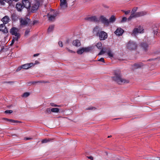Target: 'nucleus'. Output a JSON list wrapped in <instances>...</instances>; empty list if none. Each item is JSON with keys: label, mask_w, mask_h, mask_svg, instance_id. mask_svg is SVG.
Masks as SVG:
<instances>
[{"label": "nucleus", "mask_w": 160, "mask_h": 160, "mask_svg": "<svg viewBox=\"0 0 160 160\" xmlns=\"http://www.w3.org/2000/svg\"><path fill=\"white\" fill-rule=\"evenodd\" d=\"M113 81L119 85L129 83V81L122 78L121 73L119 72H115L114 76L112 77Z\"/></svg>", "instance_id": "f257e3e1"}, {"label": "nucleus", "mask_w": 160, "mask_h": 160, "mask_svg": "<svg viewBox=\"0 0 160 160\" xmlns=\"http://www.w3.org/2000/svg\"><path fill=\"white\" fill-rule=\"evenodd\" d=\"M126 46L128 49L130 51H132L135 50L138 46V45L135 42L130 40L126 43Z\"/></svg>", "instance_id": "f03ea898"}, {"label": "nucleus", "mask_w": 160, "mask_h": 160, "mask_svg": "<svg viewBox=\"0 0 160 160\" xmlns=\"http://www.w3.org/2000/svg\"><path fill=\"white\" fill-rule=\"evenodd\" d=\"M143 30L144 29H143V28L139 26L137 28H135L133 29L131 35L132 36H135L138 33L143 32Z\"/></svg>", "instance_id": "7ed1b4c3"}, {"label": "nucleus", "mask_w": 160, "mask_h": 160, "mask_svg": "<svg viewBox=\"0 0 160 160\" xmlns=\"http://www.w3.org/2000/svg\"><path fill=\"white\" fill-rule=\"evenodd\" d=\"M20 22L21 25L27 26L29 24L31 20L28 18H21L20 19Z\"/></svg>", "instance_id": "20e7f679"}, {"label": "nucleus", "mask_w": 160, "mask_h": 160, "mask_svg": "<svg viewBox=\"0 0 160 160\" xmlns=\"http://www.w3.org/2000/svg\"><path fill=\"white\" fill-rule=\"evenodd\" d=\"M98 37H99V39L100 40H104L107 38L108 37V34L104 31H101L100 32Z\"/></svg>", "instance_id": "39448f33"}, {"label": "nucleus", "mask_w": 160, "mask_h": 160, "mask_svg": "<svg viewBox=\"0 0 160 160\" xmlns=\"http://www.w3.org/2000/svg\"><path fill=\"white\" fill-rule=\"evenodd\" d=\"M85 20L92 22H98L99 21L98 18L95 16L86 17L85 18Z\"/></svg>", "instance_id": "423d86ee"}, {"label": "nucleus", "mask_w": 160, "mask_h": 160, "mask_svg": "<svg viewBox=\"0 0 160 160\" xmlns=\"http://www.w3.org/2000/svg\"><path fill=\"white\" fill-rule=\"evenodd\" d=\"M100 19L101 22L105 25H106L107 26H108L109 25L108 20L107 19V18L103 16H101Z\"/></svg>", "instance_id": "0eeeda50"}, {"label": "nucleus", "mask_w": 160, "mask_h": 160, "mask_svg": "<svg viewBox=\"0 0 160 160\" xmlns=\"http://www.w3.org/2000/svg\"><path fill=\"white\" fill-rule=\"evenodd\" d=\"M18 29L15 27L12 28L10 30V32L12 35L17 36L20 35L19 33L18 32Z\"/></svg>", "instance_id": "6e6552de"}, {"label": "nucleus", "mask_w": 160, "mask_h": 160, "mask_svg": "<svg viewBox=\"0 0 160 160\" xmlns=\"http://www.w3.org/2000/svg\"><path fill=\"white\" fill-rule=\"evenodd\" d=\"M60 6L62 9H65L68 7V3L66 0H60Z\"/></svg>", "instance_id": "1a4fd4ad"}, {"label": "nucleus", "mask_w": 160, "mask_h": 160, "mask_svg": "<svg viewBox=\"0 0 160 160\" xmlns=\"http://www.w3.org/2000/svg\"><path fill=\"white\" fill-rule=\"evenodd\" d=\"M0 31H2L4 33H7L8 32V30L4 24L0 25Z\"/></svg>", "instance_id": "9d476101"}, {"label": "nucleus", "mask_w": 160, "mask_h": 160, "mask_svg": "<svg viewBox=\"0 0 160 160\" xmlns=\"http://www.w3.org/2000/svg\"><path fill=\"white\" fill-rule=\"evenodd\" d=\"M22 2L24 8H29L30 7V3L28 0H22Z\"/></svg>", "instance_id": "9b49d317"}, {"label": "nucleus", "mask_w": 160, "mask_h": 160, "mask_svg": "<svg viewBox=\"0 0 160 160\" xmlns=\"http://www.w3.org/2000/svg\"><path fill=\"white\" fill-rule=\"evenodd\" d=\"M100 29L98 26H96L93 29V32L96 36L99 34Z\"/></svg>", "instance_id": "f8f14e48"}, {"label": "nucleus", "mask_w": 160, "mask_h": 160, "mask_svg": "<svg viewBox=\"0 0 160 160\" xmlns=\"http://www.w3.org/2000/svg\"><path fill=\"white\" fill-rule=\"evenodd\" d=\"M39 5V3L38 2L35 3L32 7L31 12H34L38 9Z\"/></svg>", "instance_id": "ddd939ff"}, {"label": "nucleus", "mask_w": 160, "mask_h": 160, "mask_svg": "<svg viewBox=\"0 0 160 160\" xmlns=\"http://www.w3.org/2000/svg\"><path fill=\"white\" fill-rule=\"evenodd\" d=\"M23 8V5L20 2H18L16 4V8L18 12H21Z\"/></svg>", "instance_id": "4468645a"}, {"label": "nucleus", "mask_w": 160, "mask_h": 160, "mask_svg": "<svg viewBox=\"0 0 160 160\" xmlns=\"http://www.w3.org/2000/svg\"><path fill=\"white\" fill-rule=\"evenodd\" d=\"M1 21L3 22V24H6L8 23L10 21V19L8 16H5L1 19Z\"/></svg>", "instance_id": "2eb2a0df"}, {"label": "nucleus", "mask_w": 160, "mask_h": 160, "mask_svg": "<svg viewBox=\"0 0 160 160\" xmlns=\"http://www.w3.org/2000/svg\"><path fill=\"white\" fill-rule=\"evenodd\" d=\"M124 32V30L121 28H118L115 33L117 35L120 36L122 35Z\"/></svg>", "instance_id": "dca6fc26"}, {"label": "nucleus", "mask_w": 160, "mask_h": 160, "mask_svg": "<svg viewBox=\"0 0 160 160\" xmlns=\"http://www.w3.org/2000/svg\"><path fill=\"white\" fill-rule=\"evenodd\" d=\"M33 65L32 63H26L22 65V68L25 69H27L31 67Z\"/></svg>", "instance_id": "f3484780"}, {"label": "nucleus", "mask_w": 160, "mask_h": 160, "mask_svg": "<svg viewBox=\"0 0 160 160\" xmlns=\"http://www.w3.org/2000/svg\"><path fill=\"white\" fill-rule=\"evenodd\" d=\"M141 47L145 51H146L148 50V45L147 43L142 42L141 43Z\"/></svg>", "instance_id": "a211bd4d"}, {"label": "nucleus", "mask_w": 160, "mask_h": 160, "mask_svg": "<svg viewBox=\"0 0 160 160\" xmlns=\"http://www.w3.org/2000/svg\"><path fill=\"white\" fill-rule=\"evenodd\" d=\"M72 44L73 45L76 47H78L80 46L81 43L80 41L76 39L73 41L72 42Z\"/></svg>", "instance_id": "6ab92c4d"}, {"label": "nucleus", "mask_w": 160, "mask_h": 160, "mask_svg": "<svg viewBox=\"0 0 160 160\" xmlns=\"http://www.w3.org/2000/svg\"><path fill=\"white\" fill-rule=\"evenodd\" d=\"M137 17H138V12L134 13H131L130 16L128 18V20H130L133 18H136Z\"/></svg>", "instance_id": "aec40b11"}, {"label": "nucleus", "mask_w": 160, "mask_h": 160, "mask_svg": "<svg viewBox=\"0 0 160 160\" xmlns=\"http://www.w3.org/2000/svg\"><path fill=\"white\" fill-rule=\"evenodd\" d=\"M107 54L110 57H113V53L112 52L110 48H108Z\"/></svg>", "instance_id": "412c9836"}, {"label": "nucleus", "mask_w": 160, "mask_h": 160, "mask_svg": "<svg viewBox=\"0 0 160 160\" xmlns=\"http://www.w3.org/2000/svg\"><path fill=\"white\" fill-rule=\"evenodd\" d=\"M116 20V18L115 16L112 15L109 19V24L110 23H113Z\"/></svg>", "instance_id": "4be33fe9"}, {"label": "nucleus", "mask_w": 160, "mask_h": 160, "mask_svg": "<svg viewBox=\"0 0 160 160\" xmlns=\"http://www.w3.org/2000/svg\"><path fill=\"white\" fill-rule=\"evenodd\" d=\"M108 48H104L102 49L100 52L98 53V55H100L104 54L105 52H107Z\"/></svg>", "instance_id": "5701e85b"}, {"label": "nucleus", "mask_w": 160, "mask_h": 160, "mask_svg": "<svg viewBox=\"0 0 160 160\" xmlns=\"http://www.w3.org/2000/svg\"><path fill=\"white\" fill-rule=\"evenodd\" d=\"M143 64L141 62L138 63H135L134 64V66L135 68H141V67L143 66Z\"/></svg>", "instance_id": "b1692460"}, {"label": "nucleus", "mask_w": 160, "mask_h": 160, "mask_svg": "<svg viewBox=\"0 0 160 160\" xmlns=\"http://www.w3.org/2000/svg\"><path fill=\"white\" fill-rule=\"evenodd\" d=\"M56 16V14L51 15L49 16V20L51 21H53L55 19V17Z\"/></svg>", "instance_id": "393cba45"}, {"label": "nucleus", "mask_w": 160, "mask_h": 160, "mask_svg": "<svg viewBox=\"0 0 160 160\" xmlns=\"http://www.w3.org/2000/svg\"><path fill=\"white\" fill-rule=\"evenodd\" d=\"M3 119L7 121L10 122L12 123H17V122H19L18 121L14 120L11 119H8L7 118H3Z\"/></svg>", "instance_id": "a878e982"}, {"label": "nucleus", "mask_w": 160, "mask_h": 160, "mask_svg": "<svg viewBox=\"0 0 160 160\" xmlns=\"http://www.w3.org/2000/svg\"><path fill=\"white\" fill-rule=\"evenodd\" d=\"M138 12V17H141V16H142L144 15H146L147 13V12H146L145 11Z\"/></svg>", "instance_id": "bb28decb"}, {"label": "nucleus", "mask_w": 160, "mask_h": 160, "mask_svg": "<svg viewBox=\"0 0 160 160\" xmlns=\"http://www.w3.org/2000/svg\"><path fill=\"white\" fill-rule=\"evenodd\" d=\"M84 52H88L92 49V47H87L85 48H83Z\"/></svg>", "instance_id": "cd10ccee"}, {"label": "nucleus", "mask_w": 160, "mask_h": 160, "mask_svg": "<svg viewBox=\"0 0 160 160\" xmlns=\"http://www.w3.org/2000/svg\"><path fill=\"white\" fill-rule=\"evenodd\" d=\"M54 25H51L50 26L48 30V32H50L52 31L54 28Z\"/></svg>", "instance_id": "c85d7f7f"}, {"label": "nucleus", "mask_w": 160, "mask_h": 160, "mask_svg": "<svg viewBox=\"0 0 160 160\" xmlns=\"http://www.w3.org/2000/svg\"><path fill=\"white\" fill-rule=\"evenodd\" d=\"M84 52L83 48L78 50L77 52V53L79 54H82Z\"/></svg>", "instance_id": "c756f323"}, {"label": "nucleus", "mask_w": 160, "mask_h": 160, "mask_svg": "<svg viewBox=\"0 0 160 160\" xmlns=\"http://www.w3.org/2000/svg\"><path fill=\"white\" fill-rule=\"evenodd\" d=\"M59 109L58 108H54L51 109L52 112H58L59 111Z\"/></svg>", "instance_id": "7c9ffc66"}, {"label": "nucleus", "mask_w": 160, "mask_h": 160, "mask_svg": "<svg viewBox=\"0 0 160 160\" xmlns=\"http://www.w3.org/2000/svg\"><path fill=\"white\" fill-rule=\"evenodd\" d=\"M153 32L154 35H157L158 32V29L157 27H155L153 28Z\"/></svg>", "instance_id": "2f4dec72"}, {"label": "nucleus", "mask_w": 160, "mask_h": 160, "mask_svg": "<svg viewBox=\"0 0 160 160\" xmlns=\"http://www.w3.org/2000/svg\"><path fill=\"white\" fill-rule=\"evenodd\" d=\"M102 44L101 42L98 43L96 45L97 47L99 49H101L102 47Z\"/></svg>", "instance_id": "473e14b6"}, {"label": "nucleus", "mask_w": 160, "mask_h": 160, "mask_svg": "<svg viewBox=\"0 0 160 160\" xmlns=\"http://www.w3.org/2000/svg\"><path fill=\"white\" fill-rule=\"evenodd\" d=\"M52 112L51 109H50V108H48L45 111V113L46 114H49L51 113Z\"/></svg>", "instance_id": "72a5a7b5"}, {"label": "nucleus", "mask_w": 160, "mask_h": 160, "mask_svg": "<svg viewBox=\"0 0 160 160\" xmlns=\"http://www.w3.org/2000/svg\"><path fill=\"white\" fill-rule=\"evenodd\" d=\"M15 37H13V40H14V41H18V39L20 37V35H18L17 36H15Z\"/></svg>", "instance_id": "f704fd0d"}, {"label": "nucleus", "mask_w": 160, "mask_h": 160, "mask_svg": "<svg viewBox=\"0 0 160 160\" xmlns=\"http://www.w3.org/2000/svg\"><path fill=\"white\" fill-rule=\"evenodd\" d=\"M30 94L29 92H24L22 96V97H28Z\"/></svg>", "instance_id": "c9c22d12"}, {"label": "nucleus", "mask_w": 160, "mask_h": 160, "mask_svg": "<svg viewBox=\"0 0 160 160\" xmlns=\"http://www.w3.org/2000/svg\"><path fill=\"white\" fill-rule=\"evenodd\" d=\"M138 8H132V12H131V13H135V12L137 10H138Z\"/></svg>", "instance_id": "e433bc0d"}, {"label": "nucleus", "mask_w": 160, "mask_h": 160, "mask_svg": "<svg viewBox=\"0 0 160 160\" xmlns=\"http://www.w3.org/2000/svg\"><path fill=\"white\" fill-rule=\"evenodd\" d=\"M49 141H50V140L49 139H43L42 141L41 142H42V143H45Z\"/></svg>", "instance_id": "4c0bfd02"}, {"label": "nucleus", "mask_w": 160, "mask_h": 160, "mask_svg": "<svg viewBox=\"0 0 160 160\" xmlns=\"http://www.w3.org/2000/svg\"><path fill=\"white\" fill-rule=\"evenodd\" d=\"M30 32V29H26L25 30V35L27 36L28 35L29 33Z\"/></svg>", "instance_id": "58836bf2"}, {"label": "nucleus", "mask_w": 160, "mask_h": 160, "mask_svg": "<svg viewBox=\"0 0 160 160\" xmlns=\"http://www.w3.org/2000/svg\"><path fill=\"white\" fill-rule=\"evenodd\" d=\"M44 82V81H33V82H32V84H35L36 83H38V82Z\"/></svg>", "instance_id": "ea45409f"}, {"label": "nucleus", "mask_w": 160, "mask_h": 160, "mask_svg": "<svg viewBox=\"0 0 160 160\" xmlns=\"http://www.w3.org/2000/svg\"><path fill=\"white\" fill-rule=\"evenodd\" d=\"M12 112V110H7L5 111V113H6L10 114Z\"/></svg>", "instance_id": "a19ab883"}, {"label": "nucleus", "mask_w": 160, "mask_h": 160, "mask_svg": "<svg viewBox=\"0 0 160 160\" xmlns=\"http://www.w3.org/2000/svg\"><path fill=\"white\" fill-rule=\"evenodd\" d=\"M4 1L8 3L10 5L12 2V0H4Z\"/></svg>", "instance_id": "79ce46f5"}, {"label": "nucleus", "mask_w": 160, "mask_h": 160, "mask_svg": "<svg viewBox=\"0 0 160 160\" xmlns=\"http://www.w3.org/2000/svg\"><path fill=\"white\" fill-rule=\"evenodd\" d=\"M127 18L126 17H123L122 18V20H121V22H126L127 20Z\"/></svg>", "instance_id": "37998d69"}, {"label": "nucleus", "mask_w": 160, "mask_h": 160, "mask_svg": "<svg viewBox=\"0 0 160 160\" xmlns=\"http://www.w3.org/2000/svg\"><path fill=\"white\" fill-rule=\"evenodd\" d=\"M3 83H9L10 84H12L14 83V82L13 81H9V82H3Z\"/></svg>", "instance_id": "c03bdc74"}, {"label": "nucleus", "mask_w": 160, "mask_h": 160, "mask_svg": "<svg viewBox=\"0 0 160 160\" xmlns=\"http://www.w3.org/2000/svg\"><path fill=\"white\" fill-rule=\"evenodd\" d=\"M4 0H0V4L1 5H5V2H4Z\"/></svg>", "instance_id": "a18cd8bd"}, {"label": "nucleus", "mask_w": 160, "mask_h": 160, "mask_svg": "<svg viewBox=\"0 0 160 160\" xmlns=\"http://www.w3.org/2000/svg\"><path fill=\"white\" fill-rule=\"evenodd\" d=\"M98 61L103 62H105L104 59L103 58H100L98 60Z\"/></svg>", "instance_id": "49530a36"}, {"label": "nucleus", "mask_w": 160, "mask_h": 160, "mask_svg": "<svg viewBox=\"0 0 160 160\" xmlns=\"http://www.w3.org/2000/svg\"><path fill=\"white\" fill-rule=\"evenodd\" d=\"M123 12H124L125 14L126 15H127V14H128L130 12V10H128L127 11H123Z\"/></svg>", "instance_id": "de8ad7c7"}, {"label": "nucleus", "mask_w": 160, "mask_h": 160, "mask_svg": "<svg viewBox=\"0 0 160 160\" xmlns=\"http://www.w3.org/2000/svg\"><path fill=\"white\" fill-rule=\"evenodd\" d=\"M50 105L52 106H53V107H58L59 106L57 105L56 104H54V103H50Z\"/></svg>", "instance_id": "09e8293b"}, {"label": "nucleus", "mask_w": 160, "mask_h": 160, "mask_svg": "<svg viewBox=\"0 0 160 160\" xmlns=\"http://www.w3.org/2000/svg\"><path fill=\"white\" fill-rule=\"evenodd\" d=\"M22 68V66H21L20 67H18V68L16 70V71L18 72L20 71Z\"/></svg>", "instance_id": "8fccbe9b"}, {"label": "nucleus", "mask_w": 160, "mask_h": 160, "mask_svg": "<svg viewBox=\"0 0 160 160\" xmlns=\"http://www.w3.org/2000/svg\"><path fill=\"white\" fill-rule=\"evenodd\" d=\"M58 44L59 46L61 47L63 46L62 43L61 41H59L58 42Z\"/></svg>", "instance_id": "3c124183"}, {"label": "nucleus", "mask_w": 160, "mask_h": 160, "mask_svg": "<svg viewBox=\"0 0 160 160\" xmlns=\"http://www.w3.org/2000/svg\"><path fill=\"white\" fill-rule=\"evenodd\" d=\"M87 157L88 158L91 160H93V157L92 156H88Z\"/></svg>", "instance_id": "603ef678"}, {"label": "nucleus", "mask_w": 160, "mask_h": 160, "mask_svg": "<svg viewBox=\"0 0 160 160\" xmlns=\"http://www.w3.org/2000/svg\"><path fill=\"white\" fill-rule=\"evenodd\" d=\"M38 22V21L36 20H34L32 24L33 25H35L36 23Z\"/></svg>", "instance_id": "864d4df0"}, {"label": "nucleus", "mask_w": 160, "mask_h": 160, "mask_svg": "<svg viewBox=\"0 0 160 160\" xmlns=\"http://www.w3.org/2000/svg\"><path fill=\"white\" fill-rule=\"evenodd\" d=\"M93 108L95 109V108L94 107H90V108H88L87 109V110H92Z\"/></svg>", "instance_id": "5fc2aeb1"}, {"label": "nucleus", "mask_w": 160, "mask_h": 160, "mask_svg": "<svg viewBox=\"0 0 160 160\" xmlns=\"http://www.w3.org/2000/svg\"><path fill=\"white\" fill-rule=\"evenodd\" d=\"M14 42H15V41H14V40L12 39V42H11V44H10V45L11 46L12 45H13V43H14Z\"/></svg>", "instance_id": "6e6d98bb"}, {"label": "nucleus", "mask_w": 160, "mask_h": 160, "mask_svg": "<svg viewBox=\"0 0 160 160\" xmlns=\"http://www.w3.org/2000/svg\"><path fill=\"white\" fill-rule=\"evenodd\" d=\"M67 49L68 50V51L69 52H71V53H72L73 52H74L72 51V50H69L68 48H67Z\"/></svg>", "instance_id": "4d7b16f0"}, {"label": "nucleus", "mask_w": 160, "mask_h": 160, "mask_svg": "<svg viewBox=\"0 0 160 160\" xmlns=\"http://www.w3.org/2000/svg\"><path fill=\"white\" fill-rule=\"evenodd\" d=\"M32 84V82H28V85L29 86Z\"/></svg>", "instance_id": "13d9d810"}, {"label": "nucleus", "mask_w": 160, "mask_h": 160, "mask_svg": "<svg viewBox=\"0 0 160 160\" xmlns=\"http://www.w3.org/2000/svg\"><path fill=\"white\" fill-rule=\"evenodd\" d=\"M39 54H38V53H36V54H34V55H33V56L34 57H36V56H38V55H39Z\"/></svg>", "instance_id": "bf43d9fd"}, {"label": "nucleus", "mask_w": 160, "mask_h": 160, "mask_svg": "<svg viewBox=\"0 0 160 160\" xmlns=\"http://www.w3.org/2000/svg\"><path fill=\"white\" fill-rule=\"evenodd\" d=\"M31 139V138H25V139L27 140H30Z\"/></svg>", "instance_id": "052dcab7"}, {"label": "nucleus", "mask_w": 160, "mask_h": 160, "mask_svg": "<svg viewBox=\"0 0 160 160\" xmlns=\"http://www.w3.org/2000/svg\"><path fill=\"white\" fill-rule=\"evenodd\" d=\"M104 7L105 8H108V6H104Z\"/></svg>", "instance_id": "680f3d73"}, {"label": "nucleus", "mask_w": 160, "mask_h": 160, "mask_svg": "<svg viewBox=\"0 0 160 160\" xmlns=\"http://www.w3.org/2000/svg\"><path fill=\"white\" fill-rule=\"evenodd\" d=\"M153 59H148V61H151Z\"/></svg>", "instance_id": "e2e57ef3"}, {"label": "nucleus", "mask_w": 160, "mask_h": 160, "mask_svg": "<svg viewBox=\"0 0 160 160\" xmlns=\"http://www.w3.org/2000/svg\"><path fill=\"white\" fill-rule=\"evenodd\" d=\"M13 1H14L15 2L18 1L19 0H13Z\"/></svg>", "instance_id": "0e129e2a"}, {"label": "nucleus", "mask_w": 160, "mask_h": 160, "mask_svg": "<svg viewBox=\"0 0 160 160\" xmlns=\"http://www.w3.org/2000/svg\"><path fill=\"white\" fill-rule=\"evenodd\" d=\"M111 136H108V138L111 137Z\"/></svg>", "instance_id": "69168bd1"}, {"label": "nucleus", "mask_w": 160, "mask_h": 160, "mask_svg": "<svg viewBox=\"0 0 160 160\" xmlns=\"http://www.w3.org/2000/svg\"><path fill=\"white\" fill-rule=\"evenodd\" d=\"M159 159L158 160H160V158H158Z\"/></svg>", "instance_id": "338daca9"}]
</instances>
